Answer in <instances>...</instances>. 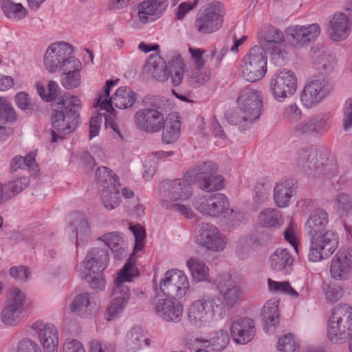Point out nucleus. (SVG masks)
Listing matches in <instances>:
<instances>
[{
	"mask_svg": "<svg viewBox=\"0 0 352 352\" xmlns=\"http://www.w3.org/2000/svg\"><path fill=\"white\" fill-rule=\"evenodd\" d=\"M51 113L52 142L74 132L80 123V100L76 96L64 94Z\"/></svg>",
	"mask_w": 352,
	"mask_h": 352,
	"instance_id": "1",
	"label": "nucleus"
},
{
	"mask_svg": "<svg viewBox=\"0 0 352 352\" xmlns=\"http://www.w3.org/2000/svg\"><path fill=\"white\" fill-rule=\"evenodd\" d=\"M236 111L228 119L231 124L238 126L241 131L250 129L259 119L263 107L262 96L255 89L243 87L237 98Z\"/></svg>",
	"mask_w": 352,
	"mask_h": 352,
	"instance_id": "2",
	"label": "nucleus"
},
{
	"mask_svg": "<svg viewBox=\"0 0 352 352\" xmlns=\"http://www.w3.org/2000/svg\"><path fill=\"white\" fill-rule=\"evenodd\" d=\"M227 310L221 298L217 295H204L190 304L188 320L197 328L209 327L212 321L223 320Z\"/></svg>",
	"mask_w": 352,
	"mask_h": 352,
	"instance_id": "3",
	"label": "nucleus"
},
{
	"mask_svg": "<svg viewBox=\"0 0 352 352\" xmlns=\"http://www.w3.org/2000/svg\"><path fill=\"white\" fill-rule=\"evenodd\" d=\"M144 107L133 116L135 126L147 133H157L164 127L166 120V104L159 96H148L143 100Z\"/></svg>",
	"mask_w": 352,
	"mask_h": 352,
	"instance_id": "4",
	"label": "nucleus"
},
{
	"mask_svg": "<svg viewBox=\"0 0 352 352\" xmlns=\"http://www.w3.org/2000/svg\"><path fill=\"white\" fill-rule=\"evenodd\" d=\"M188 179L186 177L164 181L160 184V192L164 207L190 218L192 211L189 206L175 203L184 201L192 195V188Z\"/></svg>",
	"mask_w": 352,
	"mask_h": 352,
	"instance_id": "5",
	"label": "nucleus"
},
{
	"mask_svg": "<svg viewBox=\"0 0 352 352\" xmlns=\"http://www.w3.org/2000/svg\"><path fill=\"white\" fill-rule=\"evenodd\" d=\"M138 275V269L130 261L125 263L123 268L118 273L115 280L116 287L113 291L114 297L105 312V318L108 321L118 317L126 307L131 294L129 287L124 283L131 282L132 278Z\"/></svg>",
	"mask_w": 352,
	"mask_h": 352,
	"instance_id": "6",
	"label": "nucleus"
},
{
	"mask_svg": "<svg viewBox=\"0 0 352 352\" xmlns=\"http://www.w3.org/2000/svg\"><path fill=\"white\" fill-rule=\"evenodd\" d=\"M327 336L332 343L338 344L352 339V308L338 305L329 320Z\"/></svg>",
	"mask_w": 352,
	"mask_h": 352,
	"instance_id": "7",
	"label": "nucleus"
},
{
	"mask_svg": "<svg viewBox=\"0 0 352 352\" xmlns=\"http://www.w3.org/2000/svg\"><path fill=\"white\" fill-rule=\"evenodd\" d=\"M118 82L116 80H107L104 89V93L98 95L95 107H100L107 112L114 111L113 104L119 109L131 107L135 102L137 94L128 87H121L117 89L111 98H109L111 89Z\"/></svg>",
	"mask_w": 352,
	"mask_h": 352,
	"instance_id": "8",
	"label": "nucleus"
},
{
	"mask_svg": "<svg viewBox=\"0 0 352 352\" xmlns=\"http://www.w3.org/2000/svg\"><path fill=\"white\" fill-rule=\"evenodd\" d=\"M267 58L265 50L261 46L252 47L243 58L241 65L242 77L248 82L262 79L267 72Z\"/></svg>",
	"mask_w": 352,
	"mask_h": 352,
	"instance_id": "9",
	"label": "nucleus"
},
{
	"mask_svg": "<svg viewBox=\"0 0 352 352\" xmlns=\"http://www.w3.org/2000/svg\"><path fill=\"white\" fill-rule=\"evenodd\" d=\"M190 288V283L184 272L178 270H168L160 280V288L154 286L156 294L161 291L164 296L175 300L184 297Z\"/></svg>",
	"mask_w": 352,
	"mask_h": 352,
	"instance_id": "10",
	"label": "nucleus"
},
{
	"mask_svg": "<svg viewBox=\"0 0 352 352\" xmlns=\"http://www.w3.org/2000/svg\"><path fill=\"white\" fill-rule=\"evenodd\" d=\"M226 14L224 6L220 1H212L199 10L196 16L195 27L198 32L208 34L217 31L222 25Z\"/></svg>",
	"mask_w": 352,
	"mask_h": 352,
	"instance_id": "11",
	"label": "nucleus"
},
{
	"mask_svg": "<svg viewBox=\"0 0 352 352\" xmlns=\"http://www.w3.org/2000/svg\"><path fill=\"white\" fill-rule=\"evenodd\" d=\"M309 252V260L317 262L328 258L338 245V235L333 230H329L312 236Z\"/></svg>",
	"mask_w": 352,
	"mask_h": 352,
	"instance_id": "12",
	"label": "nucleus"
},
{
	"mask_svg": "<svg viewBox=\"0 0 352 352\" xmlns=\"http://www.w3.org/2000/svg\"><path fill=\"white\" fill-rule=\"evenodd\" d=\"M196 243L208 250L221 252L226 246V238L214 225L208 223L199 224L195 230Z\"/></svg>",
	"mask_w": 352,
	"mask_h": 352,
	"instance_id": "13",
	"label": "nucleus"
},
{
	"mask_svg": "<svg viewBox=\"0 0 352 352\" xmlns=\"http://www.w3.org/2000/svg\"><path fill=\"white\" fill-rule=\"evenodd\" d=\"M192 206L204 215L217 217L229 210V201L224 194L217 192L196 197Z\"/></svg>",
	"mask_w": 352,
	"mask_h": 352,
	"instance_id": "14",
	"label": "nucleus"
},
{
	"mask_svg": "<svg viewBox=\"0 0 352 352\" xmlns=\"http://www.w3.org/2000/svg\"><path fill=\"white\" fill-rule=\"evenodd\" d=\"M332 116L329 111L321 112L309 117L296 124L294 129L297 135L320 137L329 129Z\"/></svg>",
	"mask_w": 352,
	"mask_h": 352,
	"instance_id": "15",
	"label": "nucleus"
},
{
	"mask_svg": "<svg viewBox=\"0 0 352 352\" xmlns=\"http://www.w3.org/2000/svg\"><path fill=\"white\" fill-rule=\"evenodd\" d=\"M270 85L274 98L278 101H283L296 91L297 80L292 71L283 69L274 74Z\"/></svg>",
	"mask_w": 352,
	"mask_h": 352,
	"instance_id": "16",
	"label": "nucleus"
},
{
	"mask_svg": "<svg viewBox=\"0 0 352 352\" xmlns=\"http://www.w3.org/2000/svg\"><path fill=\"white\" fill-rule=\"evenodd\" d=\"M151 307L156 316L166 322L177 323L182 318L184 306L173 298H162L157 294L151 300Z\"/></svg>",
	"mask_w": 352,
	"mask_h": 352,
	"instance_id": "17",
	"label": "nucleus"
},
{
	"mask_svg": "<svg viewBox=\"0 0 352 352\" xmlns=\"http://www.w3.org/2000/svg\"><path fill=\"white\" fill-rule=\"evenodd\" d=\"M331 87L324 78L307 82L300 94L303 106L312 108L320 103L331 92Z\"/></svg>",
	"mask_w": 352,
	"mask_h": 352,
	"instance_id": "18",
	"label": "nucleus"
},
{
	"mask_svg": "<svg viewBox=\"0 0 352 352\" xmlns=\"http://www.w3.org/2000/svg\"><path fill=\"white\" fill-rule=\"evenodd\" d=\"M222 296L221 300L226 305V309L234 308L238 303L243 300V292L236 282L231 279L228 274L218 276L214 283Z\"/></svg>",
	"mask_w": 352,
	"mask_h": 352,
	"instance_id": "19",
	"label": "nucleus"
},
{
	"mask_svg": "<svg viewBox=\"0 0 352 352\" xmlns=\"http://www.w3.org/2000/svg\"><path fill=\"white\" fill-rule=\"evenodd\" d=\"M73 47L71 45L62 42L51 44L44 56V65L47 71L54 73L63 67L64 61L69 55L72 54Z\"/></svg>",
	"mask_w": 352,
	"mask_h": 352,
	"instance_id": "20",
	"label": "nucleus"
},
{
	"mask_svg": "<svg viewBox=\"0 0 352 352\" xmlns=\"http://www.w3.org/2000/svg\"><path fill=\"white\" fill-rule=\"evenodd\" d=\"M109 262L108 250L104 248H93L86 254L84 261L80 263L81 270L85 277L91 276V274L103 272L107 269Z\"/></svg>",
	"mask_w": 352,
	"mask_h": 352,
	"instance_id": "21",
	"label": "nucleus"
},
{
	"mask_svg": "<svg viewBox=\"0 0 352 352\" xmlns=\"http://www.w3.org/2000/svg\"><path fill=\"white\" fill-rule=\"evenodd\" d=\"M230 330L235 343L246 344L252 340L256 335L255 321L247 316L236 318L232 320Z\"/></svg>",
	"mask_w": 352,
	"mask_h": 352,
	"instance_id": "22",
	"label": "nucleus"
},
{
	"mask_svg": "<svg viewBox=\"0 0 352 352\" xmlns=\"http://www.w3.org/2000/svg\"><path fill=\"white\" fill-rule=\"evenodd\" d=\"M331 277L337 280H348L352 273V254L349 249L341 248L333 256L331 265Z\"/></svg>",
	"mask_w": 352,
	"mask_h": 352,
	"instance_id": "23",
	"label": "nucleus"
},
{
	"mask_svg": "<svg viewBox=\"0 0 352 352\" xmlns=\"http://www.w3.org/2000/svg\"><path fill=\"white\" fill-rule=\"evenodd\" d=\"M258 43L264 50L271 51L272 56L284 59L285 52L281 47L285 41V36L281 30L276 27L270 25L265 30L263 34L258 37Z\"/></svg>",
	"mask_w": 352,
	"mask_h": 352,
	"instance_id": "24",
	"label": "nucleus"
},
{
	"mask_svg": "<svg viewBox=\"0 0 352 352\" xmlns=\"http://www.w3.org/2000/svg\"><path fill=\"white\" fill-rule=\"evenodd\" d=\"M289 43L295 47H301L316 39L320 34V25L313 23L306 25H293L287 28Z\"/></svg>",
	"mask_w": 352,
	"mask_h": 352,
	"instance_id": "25",
	"label": "nucleus"
},
{
	"mask_svg": "<svg viewBox=\"0 0 352 352\" xmlns=\"http://www.w3.org/2000/svg\"><path fill=\"white\" fill-rule=\"evenodd\" d=\"M296 164L299 168L314 176L324 170V163L321 155L314 148L301 149L298 153Z\"/></svg>",
	"mask_w": 352,
	"mask_h": 352,
	"instance_id": "26",
	"label": "nucleus"
},
{
	"mask_svg": "<svg viewBox=\"0 0 352 352\" xmlns=\"http://www.w3.org/2000/svg\"><path fill=\"white\" fill-rule=\"evenodd\" d=\"M32 329L46 352H57L58 336L54 325L45 324L42 321H36L32 324Z\"/></svg>",
	"mask_w": 352,
	"mask_h": 352,
	"instance_id": "27",
	"label": "nucleus"
},
{
	"mask_svg": "<svg viewBox=\"0 0 352 352\" xmlns=\"http://www.w3.org/2000/svg\"><path fill=\"white\" fill-rule=\"evenodd\" d=\"M168 6V0H144L138 6V17L143 23L159 19Z\"/></svg>",
	"mask_w": 352,
	"mask_h": 352,
	"instance_id": "28",
	"label": "nucleus"
},
{
	"mask_svg": "<svg viewBox=\"0 0 352 352\" xmlns=\"http://www.w3.org/2000/svg\"><path fill=\"white\" fill-rule=\"evenodd\" d=\"M296 181L287 179L277 182L273 190V197L275 204L279 208L287 207L291 199L296 193Z\"/></svg>",
	"mask_w": 352,
	"mask_h": 352,
	"instance_id": "29",
	"label": "nucleus"
},
{
	"mask_svg": "<svg viewBox=\"0 0 352 352\" xmlns=\"http://www.w3.org/2000/svg\"><path fill=\"white\" fill-rule=\"evenodd\" d=\"M269 262L273 270L289 274L292 271L294 258L287 249L278 248L270 256Z\"/></svg>",
	"mask_w": 352,
	"mask_h": 352,
	"instance_id": "30",
	"label": "nucleus"
},
{
	"mask_svg": "<svg viewBox=\"0 0 352 352\" xmlns=\"http://www.w3.org/2000/svg\"><path fill=\"white\" fill-rule=\"evenodd\" d=\"M196 340L204 347L216 352L223 351L230 342V337L226 329H219L210 333L208 339L197 338Z\"/></svg>",
	"mask_w": 352,
	"mask_h": 352,
	"instance_id": "31",
	"label": "nucleus"
},
{
	"mask_svg": "<svg viewBox=\"0 0 352 352\" xmlns=\"http://www.w3.org/2000/svg\"><path fill=\"white\" fill-rule=\"evenodd\" d=\"M330 23L329 33L333 41H342L349 36L351 28L349 19L345 14L336 13Z\"/></svg>",
	"mask_w": 352,
	"mask_h": 352,
	"instance_id": "32",
	"label": "nucleus"
},
{
	"mask_svg": "<svg viewBox=\"0 0 352 352\" xmlns=\"http://www.w3.org/2000/svg\"><path fill=\"white\" fill-rule=\"evenodd\" d=\"M278 300H269L262 308V318L265 322L264 329L267 333H273L279 324Z\"/></svg>",
	"mask_w": 352,
	"mask_h": 352,
	"instance_id": "33",
	"label": "nucleus"
},
{
	"mask_svg": "<svg viewBox=\"0 0 352 352\" xmlns=\"http://www.w3.org/2000/svg\"><path fill=\"white\" fill-rule=\"evenodd\" d=\"M186 65L182 56L177 52L169 54L167 69L173 86L179 85L183 80Z\"/></svg>",
	"mask_w": 352,
	"mask_h": 352,
	"instance_id": "34",
	"label": "nucleus"
},
{
	"mask_svg": "<svg viewBox=\"0 0 352 352\" xmlns=\"http://www.w3.org/2000/svg\"><path fill=\"white\" fill-rule=\"evenodd\" d=\"M192 280L197 283L206 281L214 284L216 280L210 278L209 267L206 263L197 257H191L186 262Z\"/></svg>",
	"mask_w": 352,
	"mask_h": 352,
	"instance_id": "35",
	"label": "nucleus"
},
{
	"mask_svg": "<svg viewBox=\"0 0 352 352\" xmlns=\"http://www.w3.org/2000/svg\"><path fill=\"white\" fill-rule=\"evenodd\" d=\"M329 223L328 214L324 210H320L311 214L305 223V229L310 236H316L327 230Z\"/></svg>",
	"mask_w": 352,
	"mask_h": 352,
	"instance_id": "36",
	"label": "nucleus"
},
{
	"mask_svg": "<svg viewBox=\"0 0 352 352\" xmlns=\"http://www.w3.org/2000/svg\"><path fill=\"white\" fill-rule=\"evenodd\" d=\"M144 70L151 72L158 81H166L169 76L166 61L157 54H152L149 56Z\"/></svg>",
	"mask_w": 352,
	"mask_h": 352,
	"instance_id": "37",
	"label": "nucleus"
},
{
	"mask_svg": "<svg viewBox=\"0 0 352 352\" xmlns=\"http://www.w3.org/2000/svg\"><path fill=\"white\" fill-rule=\"evenodd\" d=\"M96 305L95 296L94 294L83 292L75 296L70 309L76 314L83 316L86 314L91 312Z\"/></svg>",
	"mask_w": 352,
	"mask_h": 352,
	"instance_id": "38",
	"label": "nucleus"
},
{
	"mask_svg": "<svg viewBox=\"0 0 352 352\" xmlns=\"http://www.w3.org/2000/svg\"><path fill=\"white\" fill-rule=\"evenodd\" d=\"M149 339L146 338L143 330L140 327H132L126 333L125 346L130 352H136L142 348V346L149 345Z\"/></svg>",
	"mask_w": 352,
	"mask_h": 352,
	"instance_id": "39",
	"label": "nucleus"
},
{
	"mask_svg": "<svg viewBox=\"0 0 352 352\" xmlns=\"http://www.w3.org/2000/svg\"><path fill=\"white\" fill-rule=\"evenodd\" d=\"M217 171V166L211 161L199 162L190 168L186 173V177L191 182L199 183L208 175Z\"/></svg>",
	"mask_w": 352,
	"mask_h": 352,
	"instance_id": "40",
	"label": "nucleus"
},
{
	"mask_svg": "<svg viewBox=\"0 0 352 352\" xmlns=\"http://www.w3.org/2000/svg\"><path fill=\"white\" fill-rule=\"evenodd\" d=\"M258 223L265 228H278L283 223L281 212L275 208H267L258 216Z\"/></svg>",
	"mask_w": 352,
	"mask_h": 352,
	"instance_id": "41",
	"label": "nucleus"
},
{
	"mask_svg": "<svg viewBox=\"0 0 352 352\" xmlns=\"http://www.w3.org/2000/svg\"><path fill=\"white\" fill-rule=\"evenodd\" d=\"M259 245V240L256 236L250 234L241 237L236 244V254L240 259H246L252 251Z\"/></svg>",
	"mask_w": 352,
	"mask_h": 352,
	"instance_id": "42",
	"label": "nucleus"
},
{
	"mask_svg": "<svg viewBox=\"0 0 352 352\" xmlns=\"http://www.w3.org/2000/svg\"><path fill=\"white\" fill-rule=\"evenodd\" d=\"M90 236L91 231L87 219H80L75 223L70 237L75 239L77 248L87 243L90 239Z\"/></svg>",
	"mask_w": 352,
	"mask_h": 352,
	"instance_id": "43",
	"label": "nucleus"
},
{
	"mask_svg": "<svg viewBox=\"0 0 352 352\" xmlns=\"http://www.w3.org/2000/svg\"><path fill=\"white\" fill-rule=\"evenodd\" d=\"M99 239L102 241L112 251L117 252L118 257L120 258L125 253L124 245V240L118 232H112L102 235Z\"/></svg>",
	"mask_w": 352,
	"mask_h": 352,
	"instance_id": "44",
	"label": "nucleus"
},
{
	"mask_svg": "<svg viewBox=\"0 0 352 352\" xmlns=\"http://www.w3.org/2000/svg\"><path fill=\"white\" fill-rule=\"evenodd\" d=\"M1 8L8 18L15 21L25 18L28 12L21 3H16L11 0H1Z\"/></svg>",
	"mask_w": 352,
	"mask_h": 352,
	"instance_id": "45",
	"label": "nucleus"
},
{
	"mask_svg": "<svg viewBox=\"0 0 352 352\" xmlns=\"http://www.w3.org/2000/svg\"><path fill=\"white\" fill-rule=\"evenodd\" d=\"M36 91L43 100L46 102L54 101L62 99L60 88L58 83L54 80H50L47 84V91L41 82L36 84Z\"/></svg>",
	"mask_w": 352,
	"mask_h": 352,
	"instance_id": "46",
	"label": "nucleus"
},
{
	"mask_svg": "<svg viewBox=\"0 0 352 352\" xmlns=\"http://www.w3.org/2000/svg\"><path fill=\"white\" fill-rule=\"evenodd\" d=\"M104 207L109 210L117 208L120 204V191L116 185H111L101 190Z\"/></svg>",
	"mask_w": 352,
	"mask_h": 352,
	"instance_id": "47",
	"label": "nucleus"
},
{
	"mask_svg": "<svg viewBox=\"0 0 352 352\" xmlns=\"http://www.w3.org/2000/svg\"><path fill=\"white\" fill-rule=\"evenodd\" d=\"M30 184L28 176H21L14 178L5 185L6 197L10 198L25 189Z\"/></svg>",
	"mask_w": 352,
	"mask_h": 352,
	"instance_id": "48",
	"label": "nucleus"
},
{
	"mask_svg": "<svg viewBox=\"0 0 352 352\" xmlns=\"http://www.w3.org/2000/svg\"><path fill=\"white\" fill-rule=\"evenodd\" d=\"M170 123L162 129V140L164 144H172L179 138L180 133V122L177 118H170Z\"/></svg>",
	"mask_w": 352,
	"mask_h": 352,
	"instance_id": "49",
	"label": "nucleus"
},
{
	"mask_svg": "<svg viewBox=\"0 0 352 352\" xmlns=\"http://www.w3.org/2000/svg\"><path fill=\"white\" fill-rule=\"evenodd\" d=\"M197 184L200 189L208 192L221 190L225 186L223 177L217 174V172L204 177Z\"/></svg>",
	"mask_w": 352,
	"mask_h": 352,
	"instance_id": "50",
	"label": "nucleus"
},
{
	"mask_svg": "<svg viewBox=\"0 0 352 352\" xmlns=\"http://www.w3.org/2000/svg\"><path fill=\"white\" fill-rule=\"evenodd\" d=\"M335 208L341 217L352 215V199L345 192L338 194L335 198Z\"/></svg>",
	"mask_w": 352,
	"mask_h": 352,
	"instance_id": "51",
	"label": "nucleus"
},
{
	"mask_svg": "<svg viewBox=\"0 0 352 352\" xmlns=\"http://www.w3.org/2000/svg\"><path fill=\"white\" fill-rule=\"evenodd\" d=\"M25 302V296L20 289L18 288L10 289L6 300V306L23 312Z\"/></svg>",
	"mask_w": 352,
	"mask_h": 352,
	"instance_id": "52",
	"label": "nucleus"
},
{
	"mask_svg": "<svg viewBox=\"0 0 352 352\" xmlns=\"http://www.w3.org/2000/svg\"><path fill=\"white\" fill-rule=\"evenodd\" d=\"M267 283L270 291L273 293L285 294L294 298L298 296V292L292 287L288 281L278 282L268 278Z\"/></svg>",
	"mask_w": 352,
	"mask_h": 352,
	"instance_id": "53",
	"label": "nucleus"
},
{
	"mask_svg": "<svg viewBox=\"0 0 352 352\" xmlns=\"http://www.w3.org/2000/svg\"><path fill=\"white\" fill-rule=\"evenodd\" d=\"M34 166H36V161L32 153L28 154L25 157L18 155L12 159L10 164V170L12 172H15L18 169L33 170Z\"/></svg>",
	"mask_w": 352,
	"mask_h": 352,
	"instance_id": "54",
	"label": "nucleus"
},
{
	"mask_svg": "<svg viewBox=\"0 0 352 352\" xmlns=\"http://www.w3.org/2000/svg\"><path fill=\"white\" fill-rule=\"evenodd\" d=\"M271 186L268 181L262 179L256 182L254 190V201L257 205L263 204L268 199Z\"/></svg>",
	"mask_w": 352,
	"mask_h": 352,
	"instance_id": "55",
	"label": "nucleus"
},
{
	"mask_svg": "<svg viewBox=\"0 0 352 352\" xmlns=\"http://www.w3.org/2000/svg\"><path fill=\"white\" fill-rule=\"evenodd\" d=\"M116 175H112L110 170L106 166L98 168L96 173V178L98 184L103 188L111 185H116L117 179Z\"/></svg>",
	"mask_w": 352,
	"mask_h": 352,
	"instance_id": "56",
	"label": "nucleus"
},
{
	"mask_svg": "<svg viewBox=\"0 0 352 352\" xmlns=\"http://www.w3.org/2000/svg\"><path fill=\"white\" fill-rule=\"evenodd\" d=\"M210 78V72L196 69L188 76L187 80L190 86L199 87L204 85Z\"/></svg>",
	"mask_w": 352,
	"mask_h": 352,
	"instance_id": "57",
	"label": "nucleus"
},
{
	"mask_svg": "<svg viewBox=\"0 0 352 352\" xmlns=\"http://www.w3.org/2000/svg\"><path fill=\"white\" fill-rule=\"evenodd\" d=\"M298 348V343L291 333L282 336L278 338L277 349L279 352H295Z\"/></svg>",
	"mask_w": 352,
	"mask_h": 352,
	"instance_id": "58",
	"label": "nucleus"
},
{
	"mask_svg": "<svg viewBox=\"0 0 352 352\" xmlns=\"http://www.w3.org/2000/svg\"><path fill=\"white\" fill-rule=\"evenodd\" d=\"M22 312L17 309L10 308L6 305L1 311V319L4 324L9 326H14L21 321V314Z\"/></svg>",
	"mask_w": 352,
	"mask_h": 352,
	"instance_id": "59",
	"label": "nucleus"
},
{
	"mask_svg": "<svg viewBox=\"0 0 352 352\" xmlns=\"http://www.w3.org/2000/svg\"><path fill=\"white\" fill-rule=\"evenodd\" d=\"M64 74L65 76L61 78V84L65 89H74L80 85V75L78 71H70Z\"/></svg>",
	"mask_w": 352,
	"mask_h": 352,
	"instance_id": "60",
	"label": "nucleus"
},
{
	"mask_svg": "<svg viewBox=\"0 0 352 352\" xmlns=\"http://www.w3.org/2000/svg\"><path fill=\"white\" fill-rule=\"evenodd\" d=\"M325 298L329 302L334 303L339 300L343 296V289L340 285L329 284L324 289Z\"/></svg>",
	"mask_w": 352,
	"mask_h": 352,
	"instance_id": "61",
	"label": "nucleus"
},
{
	"mask_svg": "<svg viewBox=\"0 0 352 352\" xmlns=\"http://www.w3.org/2000/svg\"><path fill=\"white\" fill-rule=\"evenodd\" d=\"M17 352H42L37 344L30 338L21 340L17 344Z\"/></svg>",
	"mask_w": 352,
	"mask_h": 352,
	"instance_id": "62",
	"label": "nucleus"
},
{
	"mask_svg": "<svg viewBox=\"0 0 352 352\" xmlns=\"http://www.w3.org/2000/svg\"><path fill=\"white\" fill-rule=\"evenodd\" d=\"M88 352H115L113 344L93 340L89 342Z\"/></svg>",
	"mask_w": 352,
	"mask_h": 352,
	"instance_id": "63",
	"label": "nucleus"
},
{
	"mask_svg": "<svg viewBox=\"0 0 352 352\" xmlns=\"http://www.w3.org/2000/svg\"><path fill=\"white\" fill-rule=\"evenodd\" d=\"M343 113V129L347 131L352 127V98L346 100Z\"/></svg>",
	"mask_w": 352,
	"mask_h": 352,
	"instance_id": "64",
	"label": "nucleus"
}]
</instances>
